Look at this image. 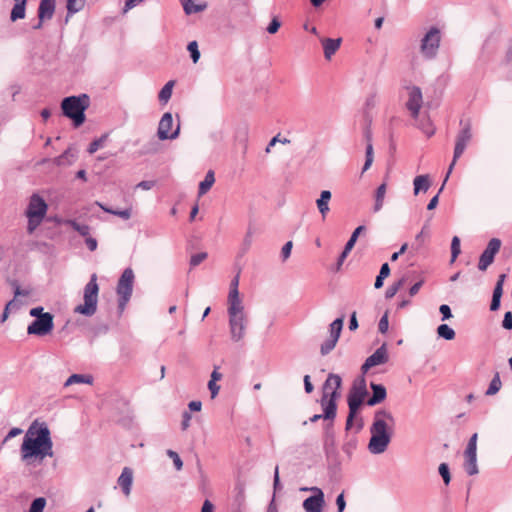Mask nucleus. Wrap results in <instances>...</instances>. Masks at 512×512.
Segmentation results:
<instances>
[{"label":"nucleus","instance_id":"052dcab7","mask_svg":"<svg viewBox=\"0 0 512 512\" xmlns=\"http://www.w3.org/2000/svg\"><path fill=\"white\" fill-rule=\"evenodd\" d=\"M208 389H209V391L211 393V398L214 399L218 395V393H219L220 386L217 385V383L214 382V381H209L208 382Z\"/></svg>","mask_w":512,"mask_h":512},{"label":"nucleus","instance_id":"7ed1b4c3","mask_svg":"<svg viewBox=\"0 0 512 512\" xmlns=\"http://www.w3.org/2000/svg\"><path fill=\"white\" fill-rule=\"evenodd\" d=\"M342 379L338 374L330 373L323 385L321 406L323 416L326 420H333L336 417V400L340 396L338 390L341 387Z\"/></svg>","mask_w":512,"mask_h":512},{"label":"nucleus","instance_id":"8fccbe9b","mask_svg":"<svg viewBox=\"0 0 512 512\" xmlns=\"http://www.w3.org/2000/svg\"><path fill=\"white\" fill-rule=\"evenodd\" d=\"M388 327H389L388 315H387V313H385L381 317L379 324H378L379 332L382 334L386 333L388 331Z\"/></svg>","mask_w":512,"mask_h":512},{"label":"nucleus","instance_id":"aec40b11","mask_svg":"<svg viewBox=\"0 0 512 512\" xmlns=\"http://www.w3.org/2000/svg\"><path fill=\"white\" fill-rule=\"evenodd\" d=\"M319 42L323 48L325 59L330 60L332 56L336 53V51L339 49L342 43V38H330L326 36H321L319 38Z\"/></svg>","mask_w":512,"mask_h":512},{"label":"nucleus","instance_id":"473e14b6","mask_svg":"<svg viewBox=\"0 0 512 512\" xmlns=\"http://www.w3.org/2000/svg\"><path fill=\"white\" fill-rule=\"evenodd\" d=\"M343 322H344V316H341L337 319H335L331 324L329 328L330 336L332 338H335L339 340L342 328H343Z\"/></svg>","mask_w":512,"mask_h":512},{"label":"nucleus","instance_id":"3c124183","mask_svg":"<svg viewBox=\"0 0 512 512\" xmlns=\"http://www.w3.org/2000/svg\"><path fill=\"white\" fill-rule=\"evenodd\" d=\"M292 247H293V244L291 241L286 242L284 244V246L282 247L281 257H282L283 261H285L286 259H288L290 257Z\"/></svg>","mask_w":512,"mask_h":512},{"label":"nucleus","instance_id":"37998d69","mask_svg":"<svg viewBox=\"0 0 512 512\" xmlns=\"http://www.w3.org/2000/svg\"><path fill=\"white\" fill-rule=\"evenodd\" d=\"M365 229L364 226H358L352 233V235L350 236L349 240L347 241L345 247H346V250H352V248L354 247L356 241H357V238L359 236V234Z\"/></svg>","mask_w":512,"mask_h":512},{"label":"nucleus","instance_id":"864d4df0","mask_svg":"<svg viewBox=\"0 0 512 512\" xmlns=\"http://www.w3.org/2000/svg\"><path fill=\"white\" fill-rule=\"evenodd\" d=\"M281 27V22L277 17H274L266 28V32H278Z\"/></svg>","mask_w":512,"mask_h":512},{"label":"nucleus","instance_id":"774afa93","mask_svg":"<svg viewBox=\"0 0 512 512\" xmlns=\"http://www.w3.org/2000/svg\"><path fill=\"white\" fill-rule=\"evenodd\" d=\"M201 512H214V505L209 500H205Z\"/></svg>","mask_w":512,"mask_h":512},{"label":"nucleus","instance_id":"ea45409f","mask_svg":"<svg viewBox=\"0 0 512 512\" xmlns=\"http://www.w3.org/2000/svg\"><path fill=\"white\" fill-rule=\"evenodd\" d=\"M338 340L332 337H329L327 340H325L320 348V352L322 355H327L330 353L336 346Z\"/></svg>","mask_w":512,"mask_h":512},{"label":"nucleus","instance_id":"603ef678","mask_svg":"<svg viewBox=\"0 0 512 512\" xmlns=\"http://www.w3.org/2000/svg\"><path fill=\"white\" fill-rule=\"evenodd\" d=\"M366 138H367V146H366V159H369V160H373L374 159V155H373V145L371 143V138H370V132L367 131L366 132Z\"/></svg>","mask_w":512,"mask_h":512},{"label":"nucleus","instance_id":"393cba45","mask_svg":"<svg viewBox=\"0 0 512 512\" xmlns=\"http://www.w3.org/2000/svg\"><path fill=\"white\" fill-rule=\"evenodd\" d=\"M414 194L417 195L419 192H426L430 188L429 175H419L414 178Z\"/></svg>","mask_w":512,"mask_h":512},{"label":"nucleus","instance_id":"c85d7f7f","mask_svg":"<svg viewBox=\"0 0 512 512\" xmlns=\"http://www.w3.org/2000/svg\"><path fill=\"white\" fill-rule=\"evenodd\" d=\"M183 6L184 12L187 15L201 12L206 9V3L194 4L193 0H179Z\"/></svg>","mask_w":512,"mask_h":512},{"label":"nucleus","instance_id":"423d86ee","mask_svg":"<svg viewBox=\"0 0 512 512\" xmlns=\"http://www.w3.org/2000/svg\"><path fill=\"white\" fill-rule=\"evenodd\" d=\"M99 286L97 283V275H91L90 280L83 290V304H79L74 308V313L87 317L93 316L97 311Z\"/></svg>","mask_w":512,"mask_h":512},{"label":"nucleus","instance_id":"a18cd8bd","mask_svg":"<svg viewBox=\"0 0 512 512\" xmlns=\"http://www.w3.org/2000/svg\"><path fill=\"white\" fill-rule=\"evenodd\" d=\"M438 471H439V474L441 475L445 485H449V483L451 481V475H450V470H449L448 464L447 463H441L439 465Z\"/></svg>","mask_w":512,"mask_h":512},{"label":"nucleus","instance_id":"b1692460","mask_svg":"<svg viewBox=\"0 0 512 512\" xmlns=\"http://www.w3.org/2000/svg\"><path fill=\"white\" fill-rule=\"evenodd\" d=\"M332 197V194L329 190H323L320 194V197L316 200L317 208L323 219L326 218L329 212V201Z\"/></svg>","mask_w":512,"mask_h":512},{"label":"nucleus","instance_id":"e433bc0d","mask_svg":"<svg viewBox=\"0 0 512 512\" xmlns=\"http://www.w3.org/2000/svg\"><path fill=\"white\" fill-rule=\"evenodd\" d=\"M68 224L77 231L81 236H88L90 233V227L86 224H80L76 222L75 220H69Z\"/></svg>","mask_w":512,"mask_h":512},{"label":"nucleus","instance_id":"7c9ffc66","mask_svg":"<svg viewBox=\"0 0 512 512\" xmlns=\"http://www.w3.org/2000/svg\"><path fill=\"white\" fill-rule=\"evenodd\" d=\"M173 87H174V81L173 80L168 81L162 87V89L160 90V92L158 94V99H159V101L161 103L166 104L170 100V98L172 96Z\"/></svg>","mask_w":512,"mask_h":512},{"label":"nucleus","instance_id":"a878e982","mask_svg":"<svg viewBox=\"0 0 512 512\" xmlns=\"http://www.w3.org/2000/svg\"><path fill=\"white\" fill-rule=\"evenodd\" d=\"M93 377L87 374H72L65 381L64 386L68 387L73 384H92Z\"/></svg>","mask_w":512,"mask_h":512},{"label":"nucleus","instance_id":"a19ab883","mask_svg":"<svg viewBox=\"0 0 512 512\" xmlns=\"http://www.w3.org/2000/svg\"><path fill=\"white\" fill-rule=\"evenodd\" d=\"M187 50L190 53V57L193 61V63H197L200 59V51L198 48L197 41H191L188 43Z\"/></svg>","mask_w":512,"mask_h":512},{"label":"nucleus","instance_id":"c9c22d12","mask_svg":"<svg viewBox=\"0 0 512 512\" xmlns=\"http://www.w3.org/2000/svg\"><path fill=\"white\" fill-rule=\"evenodd\" d=\"M405 281L406 279L403 277L397 282L393 283L391 286H389L385 292V297L387 299L393 298L400 290V288L405 284Z\"/></svg>","mask_w":512,"mask_h":512},{"label":"nucleus","instance_id":"1a4fd4ad","mask_svg":"<svg viewBox=\"0 0 512 512\" xmlns=\"http://www.w3.org/2000/svg\"><path fill=\"white\" fill-rule=\"evenodd\" d=\"M134 278L133 270L131 268H126L118 280L116 291L119 296L118 307L121 311L124 310L126 304L131 298Z\"/></svg>","mask_w":512,"mask_h":512},{"label":"nucleus","instance_id":"79ce46f5","mask_svg":"<svg viewBox=\"0 0 512 512\" xmlns=\"http://www.w3.org/2000/svg\"><path fill=\"white\" fill-rule=\"evenodd\" d=\"M461 252L460 239L454 236L451 241V262H454Z\"/></svg>","mask_w":512,"mask_h":512},{"label":"nucleus","instance_id":"2eb2a0df","mask_svg":"<svg viewBox=\"0 0 512 512\" xmlns=\"http://www.w3.org/2000/svg\"><path fill=\"white\" fill-rule=\"evenodd\" d=\"M303 490L313 492L312 496L303 501V509L306 512H322L325 504L323 491L318 487L304 488Z\"/></svg>","mask_w":512,"mask_h":512},{"label":"nucleus","instance_id":"dca6fc26","mask_svg":"<svg viewBox=\"0 0 512 512\" xmlns=\"http://www.w3.org/2000/svg\"><path fill=\"white\" fill-rule=\"evenodd\" d=\"M389 359L386 344H382L376 351L370 355L363 363L361 370L366 373L370 368L385 364Z\"/></svg>","mask_w":512,"mask_h":512},{"label":"nucleus","instance_id":"0eeeda50","mask_svg":"<svg viewBox=\"0 0 512 512\" xmlns=\"http://www.w3.org/2000/svg\"><path fill=\"white\" fill-rule=\"evenodd\" d=\"M367 387L364 378L353 383V386L348 394L349 413L346 420L345 429L350 430L353 426V420L356 417L357 411L363 403L367 395Z\"/></svg>","mask_w":512,"mask_h":512},{"label":"nucleus","instance_id":"09e8293b","mask_svg":"<svg viewBox=\"0 0 512 512\" xmlns=\"http://www.w3.org/2000/svg\"><path fill=\"white\" fill-rule=\"evenodd\" d=\"M504 279H505V275L502 274L500 275L495 287H494V290H493V295L492 297H497V298H501L502 297V294H503V282H504Z\"/></svg>","mask_w":512,"mask_h":512},{"label":"nucleus","instance_id":"6e6552de","mask_svg":"<svg viewBox=\"0 0 512 512\" xmlns=\"http://www.w3.org/2000/svg\"><path fill=\"white\" fill-rule=\"evenodd\" d=\"M47 209L48 206L41 196L33 194L30 197L29 204L26 209V217L28 218L27 231L29 234H32L41 224L47 213Z\"/></svg>","mask_w":512,"mask_h":512},{"label":"nucleus","instance_id":"6ab92c4d","mask_svg":"<svg viewBox=\"0 0 512 512\" xmlns=\"http://www.w3.org/2000/svg\"><path fill=\"white\" fill-rule=\"evenodd\" d=\"M56 0H41L38 7V18L39 22L34 27L35 29H39L41 24L45 20H49L53 17L55 12Z\"/></svg>","mask_w":512,"mask_h":512},{"label":"nucleus","instance_id":"72a5a7b5","mask_svg":"<svg viewBox=\"0 0 512 512\" xmlns=\"http://www.w3.org/2000/svg\"><path fill=\"white\" fill-rule=\"evenodd\" d=\"M438 337L445 340H453L455 338V331L447 324H441L437 327Z\"/></svg>","mask_w":512,"mask_h":512},{"label":"nucleus","instance_id":"49530a36","mask_svg":"<svg viewBox=\"0 0 512 512\" xmlns=\"http://www.w3.org/2000/svg\"><path fill=\"white\" fill-rule=\"evenodd\" d=\"M84 6L83 0H67V10L69 13H76Z\"/></svg>","mask_w":512,"mask_h":512},{"label":"nucleus","instance_id":"4468645a","mask_svg":"<svg viewBox=\"0 0 512 512\" xmlns=\"http://www.w3.org/2000/svg\"><path fill=\"white\" fill-rule=\"evenodd\" d=\"M501 248V240L498 238H492L485 250L482 252L478 262V269L480 271H485L487 268L493 263L495 255L499 252Z\"/></svg>","mask_w":512,"mask_h":512},{"label":"nucleus","instance_id":"9b49d317","mask_svg":"<svg viewBox=\"0 0 512 512\" xmlns=\"http://www.w3.org/2000/svg\"><path fill=\"white\" fill-rule=\"evenodd\" d=\"M477 439L478 434L474 433L466 446L464 451L465 463L464 468L468 475L473 476L478 474V465H477Z\"/></svg>","mask_w":512,"mask_h":512},{"label":"nucleus","instance_id":"338daca9","mask_svg":"<svg viewBox=\"0 0 512 512\" xmlns=\"http://www.w3.org/2000/svg\"><path fill=\"white\" fill-rule=\"evenodd\" d=\"M85 243L90 251H94L97 249V240L92 237H86Z\"/></svg>","mask_w":512,"mask_h":512},{"label":"nucleus","instance_id":"ddd939ff","mask_svg":"<svg viewBox=\"0 0 512 512\" xmlns=\"http://www.w3.org/2000/svg\"><path fill=\"white\" fill-rule=\"evenodd\" d=\"M173 127V117L170 112H166L161 117L158 129H157V137L160 140H173L179 136L180 133V125L178 124L175 130H172Z\"/></svg>","mask_w":512,"mask_h":512},{"label":"nucleus","instance_id":"39448f33","mask_svg":"<svg viewBox=\"0 0 512 512\" xmlns=\"http://www.w3.org/2000/svg\"><path fill=\"white\" fill-rule=\"evenodd\" d=\"M230 338L233 342L241 341L246 334L248 315L244 303L227 305Z\"/></svg>","mask_w":512,"mask_h":512},{"label":"nucleus","instance_id":"c03bdc74","mask_svg":"<svg viewBox=\"0 0 512 512\" xmlns=\"http://www.w3.org/2000/svg\"><path fill=\"white\" fill-rule=\"evenodd\" d=\"M166 454L169 458L172 459L175 469L180 471L183 467V461L181 460L179 454L171 449H168Z\"/></svg>","mask_w":512,"mask_h":512},{"label":"nucleus","instance_id":"bb28decb","mask_svg":"<svg viewBox=\"0 0 512 512\" xmlns=\"http://www.w3.org/2000/svg\"><path fill=\"white\" fill-rule=\"evenodd\" d=\"M214 182H215L214 172L212 170H209L206 173L204 180L201 181L199 184L198 195L199 196L205 195L210 190V188L213 186Z\"/></svg>","mask_w":512,"mask_h":512},{"label":"nucleus","instance_id":"f257e3e1","mask_svg":"<svg viewBox=\"0 0 512 512\" xmlns=\"http://www.w3.org/2000/svg\"><path fill=\"white\" fill-rule=\"evenodd\" d=\"M21 459L28 461L31 458L43 460L53 456V442L51 433L45 423L34 422L27 430L20 448Z\"/></svg>","mask_w":512,"mask_h":512},{"label":"nucleus","instance_id":"13d9d810","mask_svg":"<svg viewBox=\"0 0 512 512\" xmlns=\"http://www.w3.org/2000/svg\"><path fill=\"white\" fill-rule=\"evenodd\" d=\"M420 128L428 137H431L435 133V128L429 121H427L426 123H423L420 126Z\"/></svg>","mask_w":512,"mask_h":512},{"label":"nucleus","instance_id":"0e129e2a","mask_svg":"<svg viewBox=\"0 0 512 512\" xmlns=\"http://www.w3.org/2000/svg\"><path fill=\"white\" fill-rule=\"evenodd\" d=\"M422 285H423V280H420V281L416 282L415 284H413L409 289V295L411 297L415 296L419 292Z\"/></svg>","mask_w":512,"mask_h":512},{"label":"nucleus","instance_id":"4d7b16f0","mask_svg":"<svg viewBox=\"0 0 512 512\" xmlns=\"http://www.w3.org/2000/svg\"><path fill=\"white\" fill-rule=\"evenodd\" d=\"M277 142H281V143H283V144H286V143H289L290 141H289L288 139H286V138H284L283 140H280V139H279V135L274 136V137L270 140V142L268 143V145H267V147H266V150H265V151H266L267 153H269V152L271 151V148H272L273 146H276V143H277Z\"/></svg>","mask_w":512,"mask_h":512},{"label":"nucleus","instance_id":"f704fd0d","mask_svg":"<svg viewBox=\"0 0 512 512\" xmlns=\"http://www.w3.org/2000/svg\"><path fill=\"white\" fill-rule=\"evenodd\" d=\"M501 386H502V383H501V380H500V376L498 373H496L494 375V377L492 378L490 384H489V387L488 389L486 390V395L488 396H492V395H495L500 389H501Z\"/></svg>","mask_w":512,"mask_h":512},{"label":"nucleus","instance_id":"69168bd1","mask_svg":"<svg viewBox=\"0 0 512 512\" xmlns=\"http://www.w3.org/2000/svg\"><path fill=\"white\" fill-rule=\"evenodd\" d=\"M155 182L154 181H141L137 184L136 188H141L143 190H150L154 187Z\"/></svg>","mask_w":512,"mask_h":512},{"label":"nucleus","instance_id":"f8f14e48","mask_svg":"<svg viewBox=\"0 0 512 512\" xmlns=\"http://www.w3.org/2000/svg\"><path fill=\"white\" fill-rule=\"evenodd\" d=\"M46 316L37 318L32 321L27 327L28 335L35 336H46L50 334L54 328L53 315L51 313H45Z\"/></svg>","mask_w":512,"mask_h":512},{"label":"nucleus","instance_id":"412c9836","mask_svg":"<svg viewBox=\"0 0 512 512\" xmlns=\"http://www.w3.org/2000/svg\"><path fill=\"white\" fill-rule=\"evenodd\" d=\"M118 485L121 487L125 496H129L131 493L133 483V471L129 467L123 468L120 476L117 480Z\"/></svg>","mask_w":512,"mask_h":512},{"label":"nucleus","instance_id":"4be33fe9","mask_svg":"<svg viewBox=\"0 0 512 512\" xmlns=\"http://www.w3.org/2000/svg\"><path fill=\"white\" fill-rule=\"evenodd\" d=\"M373 395L367 401L368 406H374L381 403L386 398V388L381 384L371 383L370 385Z\"/></svg>","mask_w":512,"mask_h":512},{"label":"nucleus","instance_id":"f3484780","mask_svg":"<svg viewBox=\"0 0 512 512\" xmlns=\"http://www.w3.org/2000/svg\"><path fill=\"white\" fill-rule=\"evenodd\" d=\"M409 97L406 103L407 109L410 111L411 116L416 119L422 107L423 98L422 92L419 87L413 86L409 88Z\"/></svg>","mask_w":512,"mask_h":512},{"label":"nucleus","instance_id":"e2e57ef3","mask_svg":"<svg viewBox=\"0 0 512 512\" xmlns=\"http://www.w3.org/2000/svg\"><path fill=\"white\" fill-rule=\"evenodd\" d=\"M22 433V429L21 428H17V427H14L12 428L8 434L5 436L4 438V442H7L8 440L20 435Z\"/></svg>","mask_w":512,"mask_h":512},{"label":"nucleus","instance_id":"5fc2aeb1","mask_svg":"<svg viewBox=\"0 0 512 512\" xmlns=\"http://www.w3.org/2000/svg\"><path fill=\"white\" fill-rule=\"evenodd\" d=\"M502 327L506 330H512V312L508 311L504 314Z\"/></svg>","mask_w":512,"mask_h":512},{"label":"nucleus","instance_id":"f03ea898","mask_svg":"<svg viewBox=\"0 0 512 512\" xmlns=\"http://www.w3.org/2000/svg\"><path fill=\"white\" fill-rule=\"evenodd\" d=\"M394 423L395 419L389 411L381 409L375 412L370 427L371 438L368 443V450L371 454L379 455L387 450L391 442Z\"/></svg>","mask_w":512,"mask_h":512},{"label":"nucleus","instance_id":"c756f323","mask_svg":"<svg viewBox=\"0 0 512 512\" xmlns=\"http://www.w3.org/2000/svg\"><path fill=\"white\" fill-rule=\"evenodd\" d=\"M386 189H387L386 183H382L376 189V192H375V203H374V207H373V211L374 212H378V211H380L382 209L383 204H384V198H385V195H386Z\"/></svg>","mask_w":512,"mask_h":512},{"label":"nucleus","instance_id":"bf43d9fd","mask_svg":"<svg viewBox=\"0 0 512 512\" xmlns=\"http://www.w3.org/2000/svg\"><path fill=\"white\" fill-rule=\"evenodd\" d=\"M45 313L46 312H44V309L41 306L34 307L29 311L30 316L34 317L35 319L46 316Z\"/></svg>","mask_w":512,"mask_h":512},{"label":"nucleus","instance_id":"6e6d98bb","mask_svg":"<svg viewBox=\"0 0 512 512\" xmlns=\"http://www.w3.org/2000/svg\"><path fill=\"white\" fill-rule=\"evenodd\" d=\"M439 312L442 315V320H448L452 317L451 309L447 304H442L439 307Z\"/></svg>","mask_w":512,"mask_h":512},{"label":"nucleus","instance_id":"58836bf2","mask_svg":"<svg viewBox=\"0 0 512 512\" xmlns=\"http://www.w3.org/2000/svg\"><path fill=\"white\" fill-rule=\"evenodd\" d=\"M45 506L46 499L44 497H38L32 501L28 512H43Z\"/></svg>","mask_w":512,"mask_h":512},{"label":"nucleus","instance_id":"a211bd4d","mask_svg":"<svg viewBox=\"0 0 512 512\" xmlns=\"http://www.w3.org/2000/svg\"><path fill=\"white\" fill-rule=\"evenodd\" d=\"M440 44V34H424L421 40L422 53L431 58L436 55Z\"/></svg>","mask_w":512,"mask_h":512},{"label":"nucleus","instance_id":"680f3d73","mask_svg":"<svg viewBox=\"0 0 512 512\" xmlns=\"http://www.w3.org/2000/svg\"><path fill=\"white\" fill-rule=\"evenodd\" d=\"M336 505H337V508H338V512H343L345 510V507H346V502H345V499H344V493H341L337 496L336 498Z\"/></svg>","mask_w":512,"mask_h":512},{"label":"nucleus","instance_id":"9d476101","mask_svg":"<svg viewBox=\"0 0 512 512\" xmlns=\"http://www.w3.org/2000/svg\"><path fill=\"white\" fill-rule=\"evenodd\" d=\"M472 138V131L471 126L469 123H466L458 132L456 136V142H455V148H454V155L453 160L448 168L447 175L445 177V180L448 179L450 173L452 172L457 160L461 157V155L464 153L468 143L470 142Z\"/></svg>","mask_w":512,"mask_h":512},{"label":"nucleus","instance_id":"de8ad7c7","mask_svg":"<svg viewBox=\"0 0 512 512\" xmlns=\"http://www.w3.org/2000/svg\"><path fill=\"white\" fill-rule=\"evenodd\" d=\"M208 257V254L206 252H200L193 254L190 258V266L192 268L198 266L201 264L206 258Z\"/></svg>","mask_w":512,"mask_h":512},{"label":"nucleus","instance_id":"cd10ccee","mask_svg":"<svg viewBox=\"0 0 512 512\" xmlns=\"http://www.w3.org/2000/svg\"><path fill=\"white\" fill-rule=\"evenodd\" d=\"M16 3L11 10L10 18L12 21L23 19L25 17V9L27 0H14Z\"/></svg>","mask_w":512,"mask_h":512},{"label":"nucleus","instance_id":"5701e85b","mask_svg":"<svg viewBox=\"0 0 512 512\" xmlns=\"http://www.w3.org/2000/svg\"><path fill=\"white\" fill-rule=\"evenodd\" d=\"M238 286L239 275L237 274L230 282L229 293L227 297V305L243 303V300L240 297Z\"/></svg>","mask_w":512,"mask_h":512},{"label":"nucleus","instance_id":"4c0bfd02","mask_svg":"<svg viewBox=\"0 0 512 512\" xmlns=\"http://www.w3.org/2000/svg\"><path fill=\"white\" fill-rule=\"evenodd\" d=\"M107 137H108V135L105 134V135H102L100 138L93 140L88 146V149H87L88 153L94 154L96 151H98V149L103 147Z\"/></svg>","mask_w":512,"mask_h":512},{"label":"nucleus","instance_id":"20e7f679","mask_svg":"<svg viewBox=\"0 0 512 512\" xmlns=\"http://www.w3.org/2000/svg\"><path fill=\"white\" fill-rule=\"evenodd\" d=\"M90 106V97L87 94L65 97L61 102L62 113L73 121L75 127L85 122V111Z\"/></svg>","mask_w":512,"mask_h":512},{"label":"nucleus","instance_id":"2f4dec72","mask_svg":"<svg viewBox=\"0 0 512 512\" xmlns=\"http://www.w3.org/2000/svg\"><path fill=\"white\" fill-rule=\"evenodd\" d=\"M96 205H98L103 211H105L109 214L119 216L120 218H122L124 220H128L131 217V209H129V208L124 209V210H115V209H112V208H109V207L103 205L100 202H96Z\"/></svg>","mask_w":512,"mask_h":512}]
</instances>
